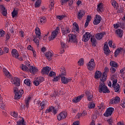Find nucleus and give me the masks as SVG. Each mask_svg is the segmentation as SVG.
Segmentation results:
<instances>
[{
    "instance_id": "1",
    "label": "nucleus",
    "mask_w": 125,
    "mask_h": 125,
    "mask_svg": "<svg viewBox=\"0 0 125 125\" xmlns=\"http://www.w3.org/2000/svg\"><path fill=\"white\" fill-rule=\"evenodd\" d=\"M21 69L22 71H25V72H30L32 74H35V73L38 72V69L33 66H31L30 62H28L25 63V65L22 64Z\"/></svg>"
},
{
    "instance_id": "2",
    "label": "nucleus",
    "mask_w": 125,
    "mask_h": 125,
    "mask_svg": "<svg viewBox=\"0 0 125 125\" xmlns=\"http://www.w3.org/2000/svg\"><path fill=\"white\" fill-rule=\"evenodd\" d=\"M99 91L100 93H110V90L108 89V87L105 85L104 82H102L100 83V85L99 86Z\"/></svg>"
},
{
    "instance_id": "3",
    "label": "nucleus",
    "mask_w": 125,
    "mask_h": 125,
    "mask_svg": "<svg viewBox=\"0 0 125 125\" xmlns=\"http://www.w3.org/2000/svg\"><path fill=\"white\" fill-rule=\"evenodd\" d=\"M14 92L15 93V99H20L22 97L23 93H24V91L23 90H19L18 88H14Z\"/></svg>"
},
{
    "instance_id": "4",
    "label": "nucleus",
    "mask_w": 125,
    "mask_h": 125,
    "mask_svg": "<svg viewBox=\"0 0 125 125\" xmlns=\"http://www.w3.org/2000/svg\"><path fill=\"white\" fill-rule=\"evenodd\" d=\"M59 30H60V27H59V26H58L56 28V30L52 32L51 36H49L48 38L49 42H50L51 41H53V40H54V39H55V38H56L57 35H58V33H59Z\"/></svg>"
},
{
    "instance_id": "5",
    "label": "nucleus",
    "mask_w": 125,
    "mask_h": 125,
    "mask_svg": "<svg viewBox=\"0 0 125 125\" xmlns=\"http://www.w3.org/2000/svg\"><path fill=\"white\" fill-rule=\"evenodd\" d=\"M109 72V68L107 67H105L104 68V71L103 73L102 77L100 78V81L102 82H105V81H106L107 80V74H108Z\"/></svg>"
},
{
    "instance_id": "6",
    "label": "nucleus",
    "mask_w": 125,
    "mask_h": 125,
    "mask_svg": "<svg viewBox=\"0 0 125 125\" xmlns=\"http://www.w3.org/2000/svg\"><path fill=\"white\" fill-rule=\"evenodd\" d=\"M87 69L89 71H92L94 68H95V62H94V59H92L87 64Z\"/></svg>"
},
{
    "instance_id": "7",
    "label": "nucleus",
    "mask_w": 125,
    "mask_h": 125,
    "mask_svg": "<svg viewBox=\"0 0 125 125\" xmlns=\"http://www.w3.org/2000/svg\"><path fill=\"white\" fill-rule=\"evenodd\" d=\"M44 81V78L42 77H38L37 79L34 81L33 82V84L34 85H36V86H38V85H40V83H42Z\"/></svg>"
},
{
    "instance_id": "8",
    "label": "nucleus",
    "mask_w": 125,
    "mask_h": 125,
    "mask_svg": "<svg viewBox=\"0 0 125 125\" xmlns=\"http://www.w3.org/2000/svg\"><path fill=\"white\" fill-rule=\"evenodd\" d=\"M90 37H91V34L87 32L83 35L82 41L84 42H88V41H89Z\"/></svg>"
},
{
    "instance_id": "9",
    "label": "nucleus",
    "mask_w": 125,
    "mask_h": 125,
    "mask_svg": "<svg viewBox=\"0 0 125 125\" xmlns=\"http://www.w3.org/2000/svg\"><path fill=\"white\" fill-rule=\"evenodd\" d=\"M113 112H114V108L113 107H109L107 109L105 113L104 114V117H109L111 116L112 114H113Z\"/></svg>"
},
{
    "instance_id": "10",
    "label": "nucleus",
    "mask_w": 125,
    "mask_h": 125,
    "mask_svg": "<svg viewBox=\"0 0 125 125\" xmlns=\"http://www.w3.org/2000/svg\"><path fill=\"white\" fill-rule=\"evenodd\" d=\"M69 42H77L78 40H77V36L72 34L68 35Z\"/></svg>"
},
{
    "instance_id": "11",
    "label": "nucleus",
    "mask_w": 125,
    "mask_h": 125,
    "mask_svg": "<svg viewBox=\"0 0 125 125\" xmlns=\"http://www.w3.org/2000/svg\"><path fill=\"white\" fill-rule=\"evenodd\" d=\"M102 20V18H101V16L96 15V17L94 19L93 24L94 25H98V24L101 22Z\"/></svg>"
},
{
    "instance_id": "12",
    "label": "nucleus",
    "mask_w": 125,
    "mask_h": 125,
    "mask_svg": "<svg viewBox=\"0 0 125 125\" xmlns=\"http://www.w3.org/2000/svg\"><path fill=\"white\" fill-rule=\"evenodd\" d=\"M66 117H67V112H62L58 115L57 119L58 121H61V120H64V119H65Z\"/></svg>"
},
{
    "instance_id": "13",
    "label": "nucleus",
    "mask_w": 125,
    "mask_h": 125,
    "mask_svg": "<svg viewBox=\"0 0 125 125\" xmlns=\"http://www.w3.org/2000/svg\"><path fill=\"white\" fill-rule=\"evenodd\" d=\"M85 12L83 10H80L77 13V18L79 20H82L83 17L84 16Z\"/></svg>"
},
{
    "instance_id": "14",
    "label": "nucleus",
    "mask_w": 125,
    "mask_h": 125,
    "mask_svg": "<svg viewBox=\"0 0 125 125\" xmlns=\"http://www.w3.org/2000/svg\"><path fill=\"white\" fill-rule=\"evenodd\" d=\"M60 77L61 78L62 83L64 84H66L72 81V79L67 78V77H65V76H62Z\"/></svg>"
},
{
    "instance_id": "15",
    "label": "nucleus",
    "mask_w": 125,
    "mask_h": 125,
    "mask_svg": "<svg viewBox=\"0 0 125 125\" xmlns=\"http://www.w3.org/2000/svg\"><path fill=\"white\" fill-rule=\"evenodd\" d=\"M51 70V68L49 66H46L42 68V73L44 75H48L49 71Z\"/></svg>"
},
{
    "instance_id": "16",
    "label": "nucleus",
    "mask_w": 125,
    "mask_h": 125,
    "mask_svg": "<svg viewBox=\"0 0 125 125\" xmlns=\"http://www.w3.org/2000/svg\"><path fill=\"white\" fill-rule=\"evenodd\" d=\"M83 95H81L80 96H78V97H75L72 100V102L73 103H78V102H80L83 99Z\"/></svg>"
},
{
    "instance_id": "17",
    "label": "nucleus",
    "mask_w": 125,
    "mask_h": 125,
    "mask_svg": "<svg viewBox=\"0 0 125 125\" xmlns=\"http://www.w3.org/2000/svg\"><path fill=\"white\" fill-rule=\"evenodd\" d=\"M12 56L15 58L18 59L19 56H20L18 51L16 49H13L11 52Z\"/></svg>"
},
{
    "instance_id": "18",
    "label": "nucleus",
    "mask_w": 125,
    "mask_h": 125,
    "mask_svg": "<svg viewBox=\"0 0 125 125\" xmlns=\"http://www.w3.org/2000/svg\"><path fill=\"white\" fill-rule=\"evenodd\" d=\"M120 102V97H115V98L110 100L109 104H118Z\"/></svg>"
},
{
    "instance_id": "19",
    "label": "nucleus",
    "mask_w": 125,
    "mask_h": 125,
    "mask_svg": "<svg viewBox=\"0 0 125 125\" xmlns=\"http://www.w3.org/2000/svg\"><path fill=\"white\" fill-rule=\"evenodd\" d=\"M124 52V48H118L114 53L115 57H117L119 54H122Z\"/></svg>"
},
{
    "instance_id": "20",
    "label": "nucleus",
    "mask_w": 125,
    "mask_h": 125,
    "mask_svg": "<svg viewBox=\"0 0 125 125\" xmlns=\"http://www.w3.org/2000/svg\"><path fill=\"white\" fill-rule=\"evenodd\" d=\"M11 82L13 84H15V85H17L18 86H20V80L18 78H14Z\"/></svg>"
},
{
    "instance_id": "21",
    "label": "nucleus",
    "mask_w": 125,
    "mask_h": 125,
    "mask_svg": "<svg viewBox=\"0 0 125 125\" xmlns=\"http://www.w3.org/2000/svg\"><path fill=\"white\" fill-rule=\"evenodd\" d=\"M46 103L47 102L46 101H43L41 103H38V105L39 107V109L40 110H42V109H44V106L46 105Z\"/></svg>"
},
{
    "instance_id": "22",
    "label": "nucleus",
    "mask_w": 125,
    "mask_h": 125,
    "mask_svg": "<svg viewBox=\"0 0 125 125\" xmlns=\"http://www.w3.org/2000/svg\"><path fill=\"white\" fill-rule=\"evenodd\" d=\"M62 35H64V36H66L67 34H69L70 32H71V29H70L68 27H65L62 28Z\"/></svg>"
},
{
    "instance_id": "23",
    "label": "nucleus",
    "mask_w": 125,
    "mask_h": 125,
    "mask_svg": "<svg viewBox=\"0 0 125 125\" xmlns=\"http://www.w3.org/2000/svg\"><path fill=\"white\" fill-rule=\"evenodd\" d=\"M101 76H102V73L100 71H96L95 73L94 78L96 80H98V79H101L102 78Z\"/></svg>"
},
{
    "instance_id": "24",
    "label": "nucleus",
    "mask_w": 125,
    "mask_h": 125,
    "mask_svg": "<svg viewBox=\"0 0 125 125\" xmlns=\"http://www.w3.org/2000/svg\"><path fill=\"white\" fill-rule=\"evenodd\" d=\"M104 35H105L104 32L99 33L95 35V38H96V39H97V40L100 41V40H102V38H103V37H104Z\"/></svg>"
},
{
    "instance_id": "25",
    "label": "nucleus",
    "mask_w": 125,
    "mask_h": 125,
    "mask_svg": "<svg viewBox=\"0 0 125 125\" xmlns=\"http://www.w3.org/2000/svg\"><path fill=\"white\" fill-rule=\"evenodd\" d=\"M45 56L47 59H48V60L50 61V60H51L52 59V56H53V54H52V53H51V52L50 51H48L45 53Z\"/></svg>"
},
{
    "instance_id": "26",
    "label": "nucleus",
    "mask_w": 125,
    "mask_h": 125,
    "mask_svg": "<svg viewBox=\"0 0 125 125\" xmlns=\"http://www.w3.org/2000/svg\"><path fill=\"white\" fill-rule=\"evenodd\" d=\"M35 33L36 34V37L38 39L41 40L42 38H41V29H40V28L36 27L35 29Z\"/></svg>"
},
{
    "instance_id": "27",
    "label": "nucleus",
    "mask_w": 125,
    "mask_h": 125,
    "mask_svg": "<svg viewBox=\"0 0 125 125\" xmlns=\"http://www.w3.org/2000/svg\"><path fill=\"white\" fill-rule=\"evenodd\" d=\"M103 5L104 4L102 2L100 3L97 5V11L98 12H103Z\"/></svg>"
},
{
    "instance_id": "28",
    "label": "nucleus",
    "mask_w": 125,
    "mask_h": 125,
    "mask_svg": "<svg viewBox=\"0 0 125 125\" xmlns=\"http://www.w3.org/2000/svg\"><path fill=\"white\" fill-rule=\"evenodd\" d=\"M112 86L114 87V89L115 90V92H118V93L121 92V87L120 86V84H119V83H117L114 86Z\"/></svg>"
},
{
    "instance_id": "29",
    "label": "nucleus",
    "mask_w": 125,
    "mask_h": 125,
    "mask_svg": "<svg viewBox=\"0 0 125 125\" xmlns=\"http://www.w3.org/2000/svg\"><path fill=\"white\" fill-rule=\"evenodd\" d=\"M85 93L87 97V99L88 101H92V99L93 98V95L91 94V93H89L88 91H86L85 92Z\"/></svg>"
},
{
    "instance_id": "30",
    "label": "nucleus",
    "mask_w": 125,
    "mask_h": 125,
    "mask_svg": "<svg viewBox=\"0 0 125 125\" xmlns=\"http://www.w3.org/2000/svg\"><path fill=\"white\" fill-rule=\"evenodd\" d=\"M0 8L1 9V14L3 16H6L7 15V10L5 9V8L2 6H0Z\"/></svg>"
},
{
    "instance_id": "31",
    "label": "nucleus",
    "mask_w": 125,
    "mask_h": 125,
    "mask_svg": "<svg viewBox=\"0 0 125 125\" xmlns=\"http://www.w3.org/2000/svg\"><path fill=\"white\" fill-rule=\"evenodd\" d=\"M91 43H92V45L93 46H96V39H95V37L94 36H92L90 39Z\"/></svg>"
},
{
    "instance_id": "32",
    "label": "nucleus",
    "mask_w": 125,
    "mask_h": 125,
    "mask_svg": "<svg viewBox=\"0 0 125 125\" xmlns=\"http://www.w3.org/2000/svg\"><path fill=\"white\" fill-rule=\"evenodd\" d=\"M3 71L5 76H6L7 78H10L11 77V75L10 74V73H9V72H8V71H7L6 69L4 68H3Z\"/></svg>"
},
{
    "instance_id": "33",
    "label": "nucleus",
    "mask_w": 125,
    "mask_h": 125,
    "mask_svg": "<svg viewBox=\"0 0 125 125\" xmlns=\"http://www.w3.org/2000/svg\"><path fill=\"white\" fill-rule=\"evenodd\" d=\"M110 65L111 67H114V68H118L119 67V65L118 64V63H117L115 61H111L110 62Z\"/></svg>"
},
{
    "instance_id": "34",
    "label": "nucleus",
    "mask_w": 125,
    "mask_h": 125,
    "mask_svg": "<svg viewBox=\"0 0 125 125\" xmlns=\"http://www.w3.org/2000/svg\"><path fill=\"white\" fill-rule=\"evenodd\" d=\"M61 73L60 74V77L62 76H66V69L65 67H62L61 69Z\"/></svg>"
},
{
    "instance_id": "35",
    "label": "nucleus",
    "mask_w": 125,
    "mask_h": 125,
    "mask_svg": "<svg viewBox=\"0 0 125 125\" xmlns=\"http://www.w3.org/2000/svg\"><path fill=\"white\" fill-rule=\"evenodd\" d=\"M12 15L13 18L16 17L18 15V9H14L13 11L12 12Z\"/></svg>"
},
{
    "instance_id": "36",
    "label": "nucleus",
    "mask_w": 125,
    "mask_h": 125,
    "mask_svg": "<svg viewBox=\"0 0 125 125\" xmlns=\"http://www.w3.org/2000/svg\"><path fill=\"white\" fill-rule=\"evenodd\" d=\"M123 32L124 31H123V30L120 29H118L116 31L117 34L119 36V37H120V38H122V37H123V35L124 34Z\"/></svg>"
},
{
    "instance_id": "37",
    "label": "nucleus",
    "mask_w": 125,
    "mask_h": 125,
    "mask_svg": "<svg viewBox=\"0 0 125 125\" xmlns=\"http://www.w3.org/2000/svg\"><path fill=\"white\" fill-rule=\"evenodd\" d=\"M30 100H31V97H28L25 101V107L29 108V105L30 104Z\"/></svg>"
},
{
    "instance_id": "38",
    "label": "nucleus",
    "mask_w": 125,
    "mask_h": 125,
    "mask_svg": "<svg viewBox=\"0 0 125 125\" xmlns=\"http://www.w3.org/2000/svg\"><path fill=\"white\" fill-rule=\"evenodd\" d=\"M17 125H26L25 123V120L23 118H22L21 120H19L17 122Z\"/></svg>"
},
{
    "instance_id": "39",
    "label": "nucleus",
    "mask_w": 125,
    "mask_h": 125,
    "mask_svg": "<svg viewBox=\"0 0 125 125\" xmlns=\"http://www.w3.org/2000/svg\"><path fill=\"white\" fill-rule=\"evenodd\" d=\"M61 46L62 47V53H63V52H64V51H65V50H64V48H65V47H66V43H65V42L61 41Z\"/></svg>"
},
{
    "instance_id": "40",
    "label": "nucleus",
    "mask_w": 125,
    "mask_h": 125,
    "mask_svg": "<svg viewBox=\"0 0 125 125\" xmlns=\"http://www.w3.org/2000/svg\"><path fill=\"white\" fill-rule=\"evenodd\" d=\"M24 83L25 84H26V85H28V86H31V80L29 79H26L24 81Z\"/></svg>"
},
{
    "instance_id": "41",
    "label": "nucleus",
    "mask_w": 125,
    "mask_h": 125,
    "mask_svg": "<svg viewBox=\"0 0 125 125\" xmlns=\"http://www.w3.org/2000/svg\"><path fill=\"white\" fill-rule=\"evenodd\" d=\"M111 3L112 5H113V6L114 7H119V4H118V3H117V1H116V0H113L111 1Z\"/></svg>"
},
{
    "instance_id": "42",
    "label": "nucleus",
    "mask_w": 125,
    "mask_h": 125,
    "mask_svg": "<svg viewBox=\"0 0 125 125\" xmlns=\"http://www.w3.org/2000/svg\"><path fill=\"white\" fill-rule=\"evenodd\" d=\"M40 22L42 25L46 23V18H45V17L41 18L40 19Z\"/></svg>"
},
{
    "instance_id": "43",
    "label": "nucleus",
    "mask_w": 125,
    "mask_h": 125,
    "mask_svg": "<svg viewBox=\"0 0 125 125\" xmlns=\"http://www.w3.org/2000/svg\"><path fill=\"white\" fill-rule=\"evenodd\" d=\"M88 108L89 109H94L95 108V104L93 102H90L89 103Z\"/></svg>"
},
{
    "instance_id": "44",
    "label": "nucleus",
    "mask_w": 125,
    "mask_h": 125,
    "mask_svg": "<svg viewBox=\"0 0 125 125\" xmlns=\"http://www.w3.org/2000/svg\"><path fill=\"white\" fill-rule=\"evenodd\" d=\"M111 80L113 81L112 86H115L116 84H118V83H118V80L117 79H114V77L113 76L111 77Z\"/></svg>"
},
{
    "instance_id": "45",
    "label": "nucleus",
    "mask_w": 125,
    "mask_h": 125,
    "mask_svg": "<svg viewBox=\"0 0 125 125\" xmlns=\"http://www.w3.org/2000/svg\"><path fill=\"white\" fill-rule=\"evenodd\" d=\"M41 2L42 0H38L35 3V7H40Z\"/></svg>"
},
{
    "instance_id": "46",
    "label": "nucleus",
    "mask_w": 125,
    "mask_h": 125,
    "mask_svg": "<svg viewBox=\"0 0 125 125\" xmlns=\"http://www.w3.org/2000/svg\"><path fill=\"white\" fill-rule=\"evenodd\" d=\"M33 41L37 44V45L40 44V41H39V39H38V37L37 36L34 37Z\"/></svg>"
},
{
    "instance_id": "47",
    "label": "nucleus",
    "mask_w": 125,
    "mask_h": 125,
    "mask_svg": "<svg viewBox=\"0 0 125 125\" xmlns=\"http://www.w3.org/2000/svg\"><path fill=\"white\" fill-rule=\"evenodd\" d=\"M78 65L79 66H83V65L84 61H83V59L81 58L80 60L78 62Z\"/></svg>"
},
{
    "instance_id": "48",
    "label": "nucleus",
    "mask_w": 125,
    "mask_h": 125,
    "mask_svg": "<svg viewBox=\"0 0 125 125\" xmlns=\"http://www.w3.org/2000/svg\"><path fill=\"white\" fill-rule=\"evenodd\" d=\"M98 107L99 109H101V110H104L105 109V105H104V103H101V104H100V105L98 106Z\"/></svg>"
},
{
    "instance_id": "49",
    "label": "nucleus",
    "mask_w": 125,
    "mask_h": 125,
    "mask_svg": "<svg viewBox=\"0 0 125 125\" xmlns=\"http://www.w3.org/2000/svg\"><path fill=\"white\" fill-rule=\"evenodd\" d=\"M4 35H5V32L3 30H0V38L4 37Z\"/></svg>"
},
{
    "instance_id": "50",
    "label": "nucleus",
    "mask_w": 125,
    "mask_h": 125,
    "mask_svg": "<svg viewBox=\"0 0 125 125\" xmlns=\"http://www.w3.org/2000/svg\"><path fill=\"white\" fill-rule=\"evenodd\" d=\"M48 76L49 77H55V76H56V73L53 71H51Z\"/></svg>"
},
{
    "instance_id": "51",
    "label": "nucleus",
    "mask_w": 125,
    "mask_h": 125,
    "mask_svg": "<svg viewBox=\"0 0 125 125\" xmlns=\"http://www.w3.org/2000/svg\"><path fill=\"white\" fill-rule=\"evenodd\" d=\"M66 17V16L62 15V16H57V18L59 20H63L64 18Z\"/></svg>"
},
{
    "instance_id": "52",
    "label": "nucleus",
    "mask_w": 125,
    "mask_h": 125,
    "mask_svg": "<svg viewBox=\"0 0 125 125\" xmlns=\"http://www.w3.org/2000/svg\"><path fill=\"white\" fill-rule=\"evenodd\" d=\"M109 49V46L108 45V43L105 42V44L104 45V50H106Z\"/></svg>"
},
{
    "instance_id": "53",
    "label": "nucleus",
    "mask_w": 125,
    "mask_h": 125,
    "mask_svg": "<svg viewBox=\"0 0 125 125\" xmlns=\"http://www.w3.org/2000/svg\"><path fill=\"white\" fill-rule=\"evenodd\" d=\"M54 6V3H53V2L52 1L50 2V4L49 6V7L50 8V9H53V7Z\"/></svg>"
},
{
    "instance_id": "54",
    "label": "nucleus",
    "mask_w": 125,
    "mask_h": 125,
    "mask_svg": "<svg viewBox=\"0 0 125 125\" xmlns=\"http://www.w3.org/2000/svg\"><path fill=\"white\" fill-rule=\"evenodd\" d=\"M60 80V77L57 76L56 77H55L52 80L53 82H58Z\"/></svg>"
},
{
    "instance_id": "55",
    "label": "nucleus",
    "mask_w": 125,
    "mask_h": 125,
    "mask_svg": "<svg viewBox=\"0 0 125 125\" xmlns=\"http://www.w3.org/2000/svg\"><path fill=\"white\" fill-rule=\"evenodd\" d=\"M9 50V49L8 48L5 47L3 48V52L4 53H8V51Z\"/></svg>"
},
{
    "instance_id": "56",
    "label": "nucleus",
    "mask_w": 125,
    "mask_h": 125,
    "mask_svg": "<svg viewBox=\"0 0 125 125\" xmlns=\"http://www.w3.org/2000/svg\"><path fill=\"white\" fill-rule=\"evenodd\" d=\"M52 106H50L49 108L46 110L45 113H49L52 111Z\"/></svg>"
},
{
    "instance_id": "57",
    "label": "nucleus",
    "mask_w": 125,
    "mask_h": 125,
    "mask_svg": "<svg viewBox=\"0 0 125 125\" xmlns=\"http://www.w3.org/2000/svg\"><path fill=\"white\" fill-rule=\"evenodd\" d=\"M11 115L13 116L14 118H17L18 117V114L16 113V112H15V111H14L13 113H12Z\"/></svg>"
},
{
    "instance_id": "58",
    "label": "nucleus",
    "mask_w": 125,
    "mask_h": 125,
    "mask_svg": "<svg viewBox=\"0 0 125 125\" xmlns=\"http://www.w3.org/2000/svg\"><path fill=\"white\" fill-rule=\"evenodd\" d=\"M124 11V7H120V9L118 10V13H122Z\"/></svg>"
},
{
    "instance_id": "59",
    "label": "nucleus",
    "mask_w": 125,
    "mask_h": 125,
    "mask_svg": "<svg viewBox=\"0 0 125 125\" xmlns=\"http://www.w3.org/2000/svg\"><path fill=\"white\" fill-rule=\"evenodd\" d=\"M110 70L111 72L113 74H114V73L116 72V68H115L114 67H111L110 68Z\"/></svg>"
},
{
    "instance_id": "60",
    "label": "nucleus",
    "mask_w": 125,
    "mask_h": 125,
    "mask_svg": "<svg viewBox=\"0 0 125 125\" xmlns=\"http://www.w3.org/2000/svg\"><path fill=\"white\" fill-rule=\"evenodd\" d=\"M82 117H85L87 115V112L86 111H83L81 113Z\"/></svg>"
},
{
    "instance_id": "61",
    "label": "nucleus",
    "mask_w": 125,
    "mask_h": 125,
    "mask_svg": "<svg viewBox=\"0 0 125 125\" xmlns=\"http://www.w3.org/2000/svg\"><path fill=\"white\" fill-rule=\"evenodd\" d=\"M120 106H121L122 108H125V102L124 101H122L120 104Z\"/></svg>"
},
{
    "instance_id": "62",
    "label": "nucleus",
    "mask_w": 125,
    "mask_h": 125,
    "mask_svg": "<svg viewBox=\"0 0 125 125\" xmlns=\"http://www.w3.org/2000/svg\"><path fill=\"white\" fill-rule=\"evenodd\" d=\"M0 108L3 110L5 108V104L1 103L0 106Z\"/></svg>"
},
{
    "instance_id": "63",
    "label": "nucleus",
    "mask_w": 125,
    "mask_h": 125,
    "mask_svg": "<svg viewBox=\"0 0 125 125\" xmlns=\"http://www.w3.org/2000/svg\"><path fill=\"white\" fill-rule=\"evenodd\" d=\"M120 74H122V75H125V68H123L120 70Z\"/></svg>"
},
{
    "instance_id": "64",
    "label": "nucleus",
    "mask_w": 125,
    "mask_h": 125,
    "mask_svg": "<svg viewBox=\"0 0 125 125\" xmlns=\"http://www.w3.org/2000/svg\"><path fill=\"white\" fill-rule=\"evenodd\" d=\"M104 54H105L106 55H108V54H109V53H110V50L107 49V50H104Z\"/></svg>"
}]
</instances>
